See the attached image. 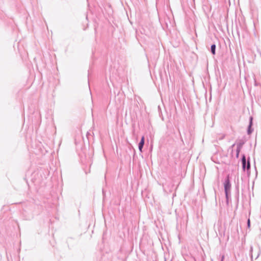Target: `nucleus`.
I'll return each instance as SVG.
<instances>
[{"label": "nucleus", "mask_w": 261, "mask_h": 261, "mask_svg": "<svg viewBox=\"0 0 261 261\" xmlns=\"http://www.w3.org/2000/svg\"><path fill=\"white\" fill-rule=\"evenodd\" d=\"M230 187L231 185L229 182V177L228 176L224 184L225 191L226 196H227L228 191L230 190Z\"/></svg>", "instance_id": "1"}, {"label": "nucleus", "mask_w": 261, "mask_h": 261, "mask_svg": "<svg viewBox=\"0 0 261 261\" xmlns=\"http://www.w3.org/2000/svg\"><path fill=\"white\" fill-rule=\"evenodd\" d=\"M216 45L213 44L211 46V51L213 55L215 54Z\"/></svg>", "instance_id": "3"}, {"label": "nucleus", "mask_w": 261, "mask_h": 261, "mask_svg": "<svg viewBox=\"0 0 261 261\" xmlns=\"http://www.w3.org/2000/svg\"><path fill=\"white\" fill-rule=\"evenodd\" d=\"M247 224H248V227L249 228H250V219L248 220Z\"/></svg>", "instance_id": "5"}, {"label": "nucleus", "mask_w": 261, "mask_h": 261, "mask_svg": "<svg viewBox=\"0 0 261 261\" xmlns=\"http://www.w3.org/2000/svg\"><path fill=\"white\" fill-rule=\"evenodd\" d=\"M242 164H243V168L244 169H245V166H246V159H245V156H244L242 159Z\"/></svg>", "instance_id": "4"}, {"label": "nucleus", "mask_w": 261, "mask_h": 261, "mask_svg": "<svg viewBox=\"0 0 261 261\" xmlns=\"http://www.w3.org/2000/svg\"><path fill=\"white\" fill-rule=\"evenodd\" d=\"M144 140H145L144 137L143 136L142 137L141 141L139 144V149L141 152H142V149L143 146L144 144Z\"/></svg>", "instance_id": "2"}, {"label": "nucleus", "mask_w": 261, "mask_h": 261, "mask_svg": "<svg viewBox=\"0 0 261 261\" xmlns=\"http://www.w3.org/2000/svg\"><path fill=\"white\" fill-rule=\"evenodd\" d=\"M247 169H249L250 168V163L249 162H248V164H247Z\"/></svg>", "instance_id": "6"}]
</instances>
